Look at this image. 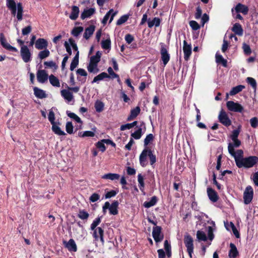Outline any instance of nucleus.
I'll use <instances>...</instances> for the list:
<instances>
[{
	"label": "nucleus",
	"mask_w": 258,
	"mask_h": 258,
	"mask_svg": "<svg viewBox=\"0 0 258 258\" xmlns=\"http://www.w3.org/2000/svg\"><path fill=\"white\" fill-rule=\"evenodd\" d=\"M101 54L99 51H97L95 55L91 57L90 62L98 64V63L100 60Z\"/></svg>",
	"instance_id": "a19ab883"
},
{
	"label": "nucleus",
	"mask_w": 258,
	"mask_h": 258,
	"mask_svg": "<svg viewBox=\"0 0 258 258\" xmlns=\"http://www.w3.org/2000/svg\"><path fill=\"white\" fill-rule=\"evenodd\" d=\"M67 115L70 118L74 119L75 121H76L78 123H80L81 124H82V121L81 119V118L75 113L73 112H71L69 111L67 112Z\"/></svg>",
	"instance_id": "09e8293b"
},
{
	"label": "nucleus",
	"mask_w": 258,
	"mask_h": 258,
	"mask_svg": "<svg viewBox=\"0 0 258 258\" xmlns=\"http://www.w3.org/2000/svg\"><path fill=\"white\" fill-rule=\"evenodd\" d=\"M120 175L117 173H109L105 174L102 176V178L105 179H110L111 180H115L119 179Z\"/></svg>",
	"instance_id": "2f4dec72"
},
{
	"label": "nucleus",
	"mask_w": 258,
	"mask_h": 258,
	"mask_svg": "<svg viewBox=\"0 0 258 258\" xmlns=\"http://www.w3.org/2000/svg\"><path fill=\"white\" fill-rule=\"evenodd\" d=\"M253 196V190L250 185L247 186L243 193L244 203L249 204L252 201Z\"/></svg>",
	"instance_id": "423d86ee"
},
{
	"label": "nucleus",
	"mask_w": 258,
	"mask_h": 258,
	"mask_svg": "<svg viewBox=\"0 0 258 258\" xmlns=\"http://www.w3.org/2000/svg\"><path fill=\"white\" fill-rule=\"evenodd\" d=\"M87 69L90 73L93 74H96L99 71V70L98 68V64L93 63L90 62H89V63L87 66Z\"/></svg>",
	"instance_id": "e433bc0d"
},
{
	"label": "nucleus",
	"mask_w": 258,
	"mask_h": 258,
	"mask_svg": "<svg viewBox=\"0 0 258 258\" xmlns=\"http://www.w3.org/2000/svg\"><path fill=\"white\" fill-rule=\"evenodd\" d=\"M100 199V195L97 193L93 194L89 198V200L91 202H95L98 201Z\"/></svg>",
	"instance_id": "69168bd1"
},
{
	"label": "nucleus",
	"mask_w": 258,
	"mask_h": 258,
	"mask_svg": "<svg viewBox=\"0 0 258 258\" xmlns=\"http://www.w3.org/2000/svg\"><path fill=\"white\" fill-rule=\"evenodd\" d=\"M219 121L226 126H229L231 124V121L229 119L226 112L221 110L218 116Z\"/></svg>",
	"instance_id": "9d476101"
},
{
	"label": "nucleus",
	"mask_w": 258,
	"mask_h": 258,
	"mask_svg": "<svg viewBox=\"0 0 258 258\" xmlns=\"http://www.w3.org/2000/svg\"><path fill=\"white\" fill-rule=\"evenodd\" d=\"M73 125L71 122H67L66 125V130L67 132L69 134L73 133Z\"/></svg>",
	"instance_id": "052dcab7"
},
{
	"label": "nucleus",
	"mask_w": 258,
	"mask_h": 258,
	"mask_svg": "<svg viewBox=\"0 0 258 258\" xmlns=\"http://www.w3.org/2000/svg\"><path fill=\"white\" fill-rule=\"evenodd\" d=\"M118 205L119 203L117 201H113L111 204H110L108 202H106L102 207V211L103 214H105L106 213V210L108 209L110 215H117L118 213Z\"/></svg>",
	"instance_id": "f03ea898"
},
{
	"label": "nucleus",
	"mask_w": 258,
	"mask_h": 258,
	"mask_svg": "<svg viewBox=\"0 0 258 258\" xmlns=\"http://www.w3.org/2000/svg\"><path fill=\"white\" fill-rule=\"evenodd\" d=\"M230 250L229 252V256L230 258H235L238 254V251L236 246L232 243L230 244Z\"/></svg>",
	"instance_id": "473e14b6"
},
{
	"label": "nucleus",
	"mask_w": 258,
	"mask_h": 258,
	"mask_svg": "<svg viewBox=\"0 0 258 258\" xmlns=\"http://www.w3.org/2000/svg\"><path fill=\"white\" fill-rule=\"evenodd\" d=\"M235 146L232 145L231 143H229L228 145V150L229 154L234 158L235 163L236 161H241L243 158V152L242 150H238L236 152L234 151Z\"/></svg>",
	"instance_id": "20e7f679"
},
{
	"label": "nucleus",
	"mask_w": 258,
	"mask_h": 258,
	"mask_svg": "<svg viewBox=\"0 0 258 258\" xmlns=\"http://www.w3.org/2000/svg\"><path fill=\"white\" fill-rule=\"evenodd\" d=\"M157 202V198L156 196L152 197L149 201H146L144 203V206L145 208H149L154 205Z\"/></svg>",
	"instance_id": "c9c22d12"
},
{
	"label": "nucleus",
	"mask_w": 258,
	"mask_h": 258,
	"mask_svg": "<svg viewBox=\"0 0 258 258\" xmlns=\"http://www.w3.org/2000/svg\"><path fill=\"white\" fill-rule=\"evenodd\" d=\"M95 12L94 8H90L84 9L83 12L81 15V18L84 20L86 18H89L93 15Z\"/></svg>",
	"instance_id": "b1692460"
},
{
	"label": "nucleus",
	"mask_w": 258,
	"mask_h": 258,
	"mask_svg": "<svg viewBox=\"0 0 258 258\" xmlns=\"http://www.w3.org/2000/svg\"><path fill=\"white\" fill-rule=\"evenodd\" d=\"M235 11L237 13H241L243 15H247L248 12V8L240 3H238L234 8Z\"/></svg>",
	"instance_id": "412c9836"
},
{
	"label": "nucleus",
	"mask_w": 258,
	"mask_h": 258,
	"mask_svg": "<svg viewBox=\"0 0 258 258\" xmlns=\"http://www.w3.org/2000/svg\"><path fill=\"white\" fill-rule=\"evenodd\" d=\"M79 52L78 51V52L76 53V55L75 56L73 60L71 62L70 66V70L72 71H73L78 66L79 64Z\"/></svg>",
	"instance_id": "4c0bfd02"
},
{
	"label": "nucleus",
	"mask_w": 258,
	"mask_h": 258,
	"mask_svg": "<svg viewBox=\"0 0 258 258\" xmlns=\"http://www.w3.org/2000/svg\"><path fill=\"white\" fill-rule=\"evenodd\" d=\"M160 53L161 55V59L163 64L165 66L169 61L170 54L164 45H162L161 46Z\"/></svg>",
	"instance_id": "ddd939ff"
},
{
	"label": "nucleus",
	"mask_w": 258,
	"mask_h": 258,
	"mask_svg": "<svg viewBox=\"0 0 258 258\" xmlns=\"http://www.w3.org/2000/svg\"><path fill=\"white\" fill-rule=\"evenodd\" d=\"M229 225H230L231 230H232L233 233L234 234V235L236 236V237L239 238L240 236V235H239V232L237 230L234 224L231 222H230V223H229L228 222H224V225H225L226 229L227 230L230 231V228H229Z\"/></svg>",
	"instance_id": "393cba45"
},
{
	"label": "nucleus",
	"mask_w": 258,
	"mask_h": 258,
	"mask_svg": "<svg viewBox=\"0 0 258 258\" xmlns=\"http://www.w3.org/2000/svg\"><path fill=\"white\" fill-rule=\"evenodd\" d=\"M161 19L158 17L154 18L152 20L149 19L148 20V25L149 28H152L154 26L158 27L161 23Z\"/></svg>",
	"instance_id": "cd10ccee"
},
{
	"label": "nucleus",
	"mask_w": 258,
	"mask_h": 258,
	"mask_svg": "<svg viewBox=\"0 0 258 258\" xmlns=\"http://www.w3.org/2000/svg\"><path fill=\"white\" fill-rule=\"evenodd\" d=\"M7 6L9 9L17 8V18L18 21L22 20L23 8L21 3H18L16 6L14 0H7Z\"/></svg>",
	"instance_id": "7ed1b4c3"
},
{
	"label": "nucleus",
	"mask_w": 258,
	"mask_h": 258,
	"mask_svg": "<svg viewBox=\"0 0 258 258\" xmlns=\"http://www.w3.org/2000/svg\"><path fill=\"white\" fill-rule=\"evenodd\" d=\"M128 18V15L122 16L116 22L117 25H121L127 21Z\"/></svg>",
	"instance_id": "4d7b16f0"
},
{
	"label": "nucleus",
	"mask_w": 258,
	"mask_h": 258,
	"mask_svg": "<svg viewBox=\"0 0 258 258\" xmlns=\"http://www.w3.org/2000/svg\"><path fill=\"white\" fill-rule=\"evenodd\" d=\"M197 237L199 240L206 241L207 239L205 233L202 231L198 230L197 232Z\"/></svg>",
	"instance_id": "8fccbe9b"
},
{
	"label": "nucleus",
	"mask_w": 258,
	"mask_h": 258,
	"mask_svg": "<svg viewBox=\"0 0 258 258\" xmlns=\"http://www.w3.org/2000/svg\"><path fill=\"white\" fill-rule=\"evenodd\" d=\"M245 88V86L242 85H238L232 88L231 90L229 93V95L231 96L234 95L239 92H241L243 89Z\"/></svg>",
	"instance_id": "58836bf2"
},
{
	"label": "nucleus",
	"mask_w": 258,
	"mask_h": 258,
	"mask_svg": "<svg viewBox=\"0 0 258 258\" xmlns=\"http://www.w3.org/2000/svg\"><path fill=\"white\" fill-rule=\"evenodd\" d=\"M83 27L79 26L74 28L72 31V34L75 37H78L83 31Z\"/></svg>",
	"instance_id": "c03bdc74"
},
{
	"label": "nucleus",
	"mask_w": 258,
	"mask_h": 258,
	"mask_svg": "<svg viewBox=\"0 0 258 258\" xmlns=\"http://www.w3.org/2000/svg\"><path fill=\"white\" fill-rule=\"evenodd\" d=\"M52 124V131L54 134L58 136H63L66 135V133L61 130L59 126L56 123H54Z\"/></svg>",
	"instance_id": "f704fd0d"
},
{
	"label": "nucleus",
	"mask_w": 258,
	"mask_h": 258,
	"mask_svg": "<svg viewBox=\"0 0 258 258\" xmlns=\"http://www.w3.org/2000/svg\"><path fill=\"white\" fill-rule=\"evenodd\" d=\"M189 25L191 28L194 30H197L200 29L199 24L195 21H191L189 22Z\"/></svg>",
	"instance_id": "774afa93"
},
{
	"label": "nucleus",
	"mask_w": 258,
	"mask_h": 258,
	"mask_svg": "<svg viewBox=\"0 0 258 258\" xmlns=\"http://www.w3.org/2000/svg\"><path fill=\"white\" fill-rule=\"evenodd\" d=\"M226 106L228 110L231 111L241 112L243 110V108L241 104L232 101H227Z\"/></svg>",
	"instance_id": "0eeeda50"
},
{
	"label": "nucleus",
	"mask_w": 258,
	"mask_h": 258,
	"mask_svg": "<svg viewBox=\"0 0 258 258\" xmlns=\"http://www.w3.org/2000/svg\"><path fill=\"white\" fill-rule=\"evenodd\" d=\"M183 50L184 53V58L187 60L191 53V47L188 45L185 40L183 41Z\"/></svg>",
	"instance_id": "aec40b11"
},
{
	"label": "nucleus",
	"mask_w": 258,
	"mask_h": 258,
	"mask_svg": "<svg viewBox=\"0 0 258 258\" xmlns=\"http://www.w3.org/2000/svg\"><path fill=\"white\" fill-rule=\"evenodd\" d=\"M94 107H95L96 111L97 112H101L104 109V104L102 101H99V100H97L95 103Z\"/></svg>",
	"instance_id": "79ce46f5"
},
{
	"label": "nucleus",
	"mask_w": 258,
	"mask_h": 258,
	"mask_svg": "<svg viewBox=\"0 0 258 258\" xmlns=\"http://www.w3.org/2000/svg\"><path fill=\"white\" fill-rule=\"evenodd\" d=\"M184 242L189 256L191 258L194 251L193 239L190 235H187L184 237Z\"/></svg>",
	"instance_id": "6e6552de"
},
{
	"label": "nucleus",
	"mask_w": 258,
	"mask_h": 258,
	"mask_svg": "<svg viewBox=\"0 0 258 258\" xmlns=\"http://www.w3.org/2000/svg\"><path fill=\"white\" fill-rule=\"evenodd\" d=\"M152 235L156 242H161L164 237L161 232V228L160 226H156L153 228Z\"/></svg>",
	"instance_id": "9b49d317"
},
{
	"label": "nucleus",
	"mask_w": 258,
	"mask_h": 258,
	"mask_svg": "<svg viewBox=\"0 0 258 258\" xmlns=\"http://www.w3.org/2000/svg\"><path fill=\"white\" fill-rule=\"evenodd\" d=\"M50 55V52L49 51L45 48L44 50L40 51L38 54V57L39 59L41 60H42L43 59L46 58V57H48Z\"/></svg>",
	"instance_id": "37998d69"
},
{
	"label": "nucleus",
	"mask_w": 258,
	"mask_h": 258,
	"mask_svg": "<svg viewBox=\"0 0 258 258\" xmlns=\"http://www.w3.org/2000/svg\"><path fill=\"white\" fill-rule=\"evenodd\" d=\"M117 12H114L113 9H110L104 16L102 21V23L103 25H105L107 23V22L110 16V18L109 20V23H110L112 20H113L114 17L116 15Z\"/></svg>",
	"instance_id": "6ab92c4d"
},
{
	"label": "nucleus",
	"mask_w": 258,
	"mask_h": 258,
	"mask_svg": "<svg viewBox=\"0 0 258 258\" xmlns=\"http://www.w3.org/2000/svg\"><path fill=\"white\" fill-rule=\"evenodd\" d=\"M33 90L34 94L37 98L42 99L46 97V94L43 90L35 87L33 88Z\"/></svg>",
	"instance_id": "a878e982"
},
{
	"label": "nucleus",
	"mask_w": 258,
	"mask_h": 258,
	"mask_svg": "<svg viewBox=\"0 0 258 258\" xmlns=\"http://www.w3.org/2000/svg\"><path fill=\"white\" fill-rule=\"evenodd\" d=\"M94 31L95 26L94 25H90L85 29L84 33V37L87 40L93 34Z\"/></svg>",
	"instance_id": "c756f323"
},
{
	"label": "nucleus",
	"mask_w": 258,
	"mask_h": 258,
	"mask_svg": "<svg viewBox=\"0 0 258 258\" xmlns=\"http://www.w3.org/2000/svg\"><path fill=\"white\" fill-rule=\"evenodd\" d=\"M0 41L3 46L8 50L14 52H17L18 51L16 48L11 46L6 42V40L5 38L4 35L3 33L0 34Z\"/></svg>",
	"instance_id": "f3484780"
},
{
	"label": "nucleus",
	"mask_w": 258,
	"mask_h": 258,
	"mask_svg": "<svg viewBox=\"0 0 258 258\" xmlns=\"http://www.w3.org/2000/svg\"><path fill=\"white\" fill-rule=\"evenodd\" d=\"M60 94L64 99L69 103L74 100V96L73 93L68 88V89H63L61 90Z\"/></svg>",
	"instance_id": "4468645a"
},
{
	"label": "nucleus",
	"mask_w": 258,
	"mask_h": 258,
	"mask_svg": "<svg viewBox=\"0 0 258 258\" xmlns=\"http://www.w3.org/2000/svg\"><path fill=\"white\" fill-rule=\"evenodd\" d=\"M216 62L218 63H221L223 65V66L226 67L227 66V60L224 59L223 56L219 54L218 53H216Z\"/></svg>",
	"instance_id": "49530a36"
},
{
	"label": "nucleus",
	"mask_w": 258,
	"mask_h": 258,
	"mask_svg": "<svg viewBox=\"0 0 258 258\" xmlns=\"http://www.w3.org/2000/svg\"><path fill=\"white\" fill-rule=\"evenodd\" d=\"M101 222V218L100 217H98L96 218L92 222L91 225V229L93 230L95 228H97V226Z\"/></svg>",
	"instance_id": "13d9d810"
},
{
	"label": "nucleus",
	"mask_w": 258,
	"mask_h": 258,
	"mask_svg": "<svg viewBox=\"0 0 258 258\" xmlns=\"http://www.w3.org/2000/svg\"><path fill=\"white\" fill-rule=\"evenodd\" d=\"M148 156L150 158V164L151 165H153L156 161V157L155 155H154L152 153V151L149 149L148 151Z\"/></svg>",
	"instance_id": "6e6d98bb"
},
{
	"label": "nucleus",
	"mask_w": 258,
	"mask_h": 258,
	"mask_svg": "<svg viewBox=\"0 0 258 258\" xmlns=\"http://www.w3.org/2000/svg\"><path fill=\"white\" fill-rule=\"evenodd\" d=\"M20 54L23 60L26 62H29L32 60V54L28 47L26 45L21 47Z\"/></svg>",
	"instance_id": "39448f33"
},
{
	"label": "nucleus",
	"mask_w": 258,
	"mask_h": 258,
	"mask_svg": "<svg viewBox=\"0 0 258 258\" xmlns=\"http://www.w3.org/2000/svg\"><path fill=\"white\" fill-rule=\"evenodd\" d=\"M32 31V27L31 26H28L22 30V33L23 35H27L29 34Z\"/></svg>",
	"instance_id": "338daca9"
},
{
	"label": "nucleus",
	"mask_w": 258,
	"mask_h": 258,
	"mask_svg": "<svg viewBox=\"0 0 258 258\" xmlns=\"http://www.w3.org/2000/svg\"><path fill=\"white\" fill-rule=\"evenodd\" d=\"M142 135V128L141 126L139 127L136 131L131 134L132 138L136 140L140 139Z\"/></svg>",
	"instance_id": "a18cd8bd"
},
{
	"label": "nucleus",
	"mask_w": 258,
	"mask_h": 258,
	"mask_svg": "<svg viewBox=\"0 0 258 258\" xmlns=\"http://www.w3.org/2000/svg\"><path fill=\"white\" fill-rule=\"evenodd\" d=\"M154 139V136L152 134L148 135L144 140V146H147Z\"/></svg>",
	"instance_id": "5fc2aeb1"
},
{
	"label": "nucleus",
	"mask_w": 258,
	"mask_h": 258,
	"mask_svg": "<svg viewBox=\"0 0 258 258\" xmlns=\"http://www.w3.org/2000/svg\"><path fill=\"white\" fill-rule=\"evenodd\" d=\"M141 109L139 106H137L131 111V114L127 117V120H131L135 118L140 113Z\"/></svg>",
	"instance_id": "c85d7f7f"
},
{
	"label": "nucleus",
	"mask_w": 258,
	"mask_h": 258,
	"mask_svg": "<svg viewBox=\"0 0 258 258\" xmlns=\"http://www.w3.org/2000/svg\"><path fill=\"white\" fill-rule=\"evenodd\" d=\"M92 230L93 231V236L95 240L96 241H98L99 239H100L102 244H103L104 242L103 238V229L100 227H98L95 229Z\"/></svg>",
	"instance_id": "f8f14e48"
},
{
	"label": "nucleus",
	"mask_w": 258,
	"mask_h": 258,
	"mask_svg": "<svg viewBox=\"0 0 258 258\" xmlns=\"http://www.w3.org/2000/svg\"><path fill=\"white\" fill-rule=\"evenodd\" d=\"M232 31L235 33V34L239 36H242L243 35V29L241 25L239 23H235L232 29Z\"/></svg>",
	"instance_id": "72a5a7b5"
},
{
	"label": "nucleus",
	"mask_w": 258,
	"mask_h": 258,
	"mask_svg": "<svg viewBox=\"0 0 258 258\" xmlns=\"http://www.w3.org/2000/svg\"><path fill=\"white\" fill-rule=\"evenodd\" d=\"M48 118L49 121L50 122L51 124H53L54 123H55L54 122L55 120V114L54 112L53 111L52 109H51L49 111V114Z\"/></svg>",
	"instance_id": "bf43d9fd"
},
{
	"label": "nucleus",
	"mask_w": 258,
	"mask_h": 258,
	"mask_svg": "<svg viewBox=\"0 0 258 258\" xmlns=\"http://www.w3.org/2000/svg\"><path fill=\"white\" fill-rule=\"evenodd\" d=\"M89 216L88 212L84 210H80L78 215V217L82 220H87Z\"/></svg>",
	"instance_id": "3c124183"
},
{
	"label": "nucleus",
	"mask_w": 258,
	"mask_h": 258,
	"mask_svg": "<svg viewBox=\"0 0 258 258\" xmlns=\"http://www.w3.org/2000/svg\"><path fill=\"white\" fill-rule=\"evenodd\" d=\"M247 83L251 86L252 88L254 90V91L256 90V82L255 80L251 77H248L246 79Z\"/></svg>",
	"instance_id": "864d4df0"
},
{
	"label": "nucleus",
	"mask_w": 258,
	"mask_h": 258,
	"mask_svg": "<svg viewBox=\"0 0 258 258\" xmlns=\"http://www.w3.org/2000/svg\"><path fill=\"white\" fill-rule=\"evenodd\" d=\"M207 194L209 199L213 202H216L218 200V196L217 192L212 188H207Z\"/></svg>",
	"instance_id": "4be33fe9"
},
{
	"label": "nucleus",
	"mask_w": 258,
	"mask_h": 258,
	"mask_svg": "<svg viewBox=\"0 0 258 258\" xmlns=\"http://www.w3.org/2000/svg\"><path fill=\"white\" fill-rule=\"evenodd\" d=\"M111 41L110 39L102 40L101 42V46L104 49H109L110 48Z\"/></svg>",
	"instance_id": "603ef678"
},
{
	"label": "nucleus",
	"mask_w": 258,
	"mask_h": 258,
	"mask_svg": "<svg viewBox=\"0 0 258 258\" xmlns=\"http://www.w3.org/2000/svg\"><path fill=\"white\" fill-rule=\"evenodd\" d=\"M95 136L94 132L92 131L81 132L79 133V136L81 137H93Z\"/></svg>",
	"instance_id": "de8ad7c7"
},
{
	"label": "nucleus",
	"mask_w": 258,
	"mask_h": 258,
	"mask_svg": "<svg viewBox=\"0 0 258 258\" xmlns=\"http://www.w3.org/2000/svg\"><path fill=\"white\" fill-rule=\"evenodd\" d=\"M49 80L50 84L54 87H58L60 86L59 80L53 75H51L49 77Z\"/></svg>",
	"instance_id": "ea45409f"
},
{
	"label": "nucleus",
	"mask_w": 258,
	"mask_h": 258,
	"mask_svg": "<svg viewBox=\"0 0 258 258\" xmlns=\"http://www.w3.org/2000/svg\"><path fill=\"white\" fill-rule=\"evenodd\" d=\"M241 161H236V166L238 168L244 167L246 168L253 167L258 161V157L251 156L248 157L243 158Z\"/></svg>",
	"instance_id": "f257e3e1"
},
{
	"label": "nucleus",
	"mask_w": 258,
	"mask_h": 258,
	"mask_svg": "<svg viewBox=\"0 0 258 258\" xmlns=\"http://www.w3.org/2000/svg\"><path fill=\"white\" fill-rule=\"evenodd\" d=\"M80 11L77 6H73L72 8V12L69 16L70 18L72 20H76L79 16Z\"/></svg>",
	"instance_id": "bb28decb"
},
{
	"label": "nucleus",
	"mask_w": 258,
	"mask_h": 258,
	"mask_svg": "<svg viewBox=\"0 0 258 258\" xmlns=\"http://www.w3.org/2000/svg\"><path fill=\"white\" fill-rule=\"evenodd\" d=\"M138 181L139 182V186L140 189L144 187V178L141 174L138 175Z\"/></svg>",
	"instance_id": "e2e57ef3"
},
{
	"label": "nucleus",
	"mask_w": 258,
	"mask_h": 258,
	"mask_svg": "<svg viewBox=\"0 0 258 258\" xmlns=\"http://www.w3.org/2000/svg\"><path fill=\"white\" fill-rule=\"evenodd\" d=\"M148 151L149 149H145L140 155V163L142 167H145L147 165V157L148 156Z\"/></svg>",
	"instance_id": "a211bd4d"
},
{
	"label": "nucleus",
	"mask_w": 258,
	"mask_h": 258,
	"mask_svg": "<svg viewBox=\"0 0 258 258\" xmlns=\"http://www.w3.org/2000/svg\"><path fill=\"white\" fill-rule=\"evenodd\" d=\"M37 79L40 83H45L48 79V74L44 70H38L37 72Z\"/></svg>",
	"instance_id": "2eb2a0df"
},
{
	"label": "nucleus",
	"mask_w": 258,
	"mask_h": 258,
	"mask_svg": "<svg viewBox=\"0 0 258 258\" xmlns=\"http://www.w3.org/2000/svg\"><path fill=\"white\" fill-rule=\"evenodd\" d=\"M47 46L48 42L44 38H39L35 41V48L38 50L45 49Z\"/></svg>",
	"instance_id": "dca6fc26"
},
{
	"label": "nucleus",
	"mask_w": 258,
	"mask_h": 258,
	"mask_svg": "<svg viewBox=\"0 0 258 258\" xmlns=\"http://www.w3.org/2000/svg\"><path fill=\"white\" fill-rule=\"evenodd\" d=\"M96 147L102 152H104L106 150V147L102 140L99 141L96 143Z\"/></svg>",
	"instance_id": "680f3d73"
},
{
	"label": "nucleus",
	"mask_w": 258,
	"mask_h": 258,
	"mask_svg": "<svg viewBox=\"0 0 258 258\" xmlns=\"http://www.w3.org/2000/svg\"><path fill=\"white\" fill-rule=\"evenodd\" d=\"M250 123L251 126L252 127H253V128L256 127L257 126V125H258V119H257V118L256 117H254L251 118L250 119Z\"/></svg>",
	"instance_id": "0e129e2a"
},
{
	"label": "nucleus",
	"mask_w": 258,
	"mask_h": 258,
	"mask_svg": "<svg viewBox=\"0 0 258 258\" xmlns=\"http://www.w3.org/2000/svg\"><path fill=\"white\" fill-rule=\"evenodd\" d=\"M240 132V127H239L236 130H233L230 136V138L233 142V143H231L232 145L235 146L236 148L239 147L241 145V141L238 139Z\"/></svg>",
	"instance_id": "1a4fd4ad"
},
{
	"label": "nucleus",
	"mask_w": 258,
	"mask_h": 258,
	"mask_svg": "<svg viewBox=\"0 0 258 258\" xmlns=\"http://www.w3.org/2000/svg\"><path fill=\"white\" fill-rule=\"evenodd\" d=\"M65 246L69 251L76 252L77 250V245L73 239H70L68 242H64Z\"/></svg>",
	"instance_id": "5701e85b"
},
{
	"label": "nucleus",
	"mask_w": 258,
	"mask_h": 258,
	"mask_svg": "<svg viewBox=\"0 0 258 258\" xmlns=\"http://www.w3.org/2000/svg\"><path fill=\"white\" fill-rule=\"evenodd\" d=\"M109 78L110 76L106 73L102 72L97 76L95 77L92 83H98L100 81L103 80L104 79Z\"/></svg>",
	"instance_id": "7c9ffc66"
}]
</instances>
